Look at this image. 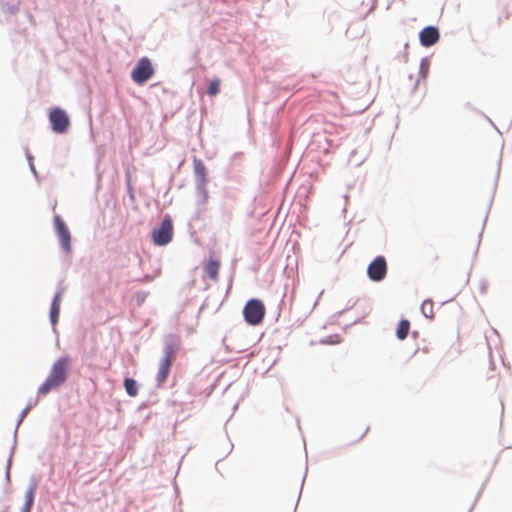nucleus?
I'll return each mask as SVG.
<instances>
[{"mask_svg":"<svg viewBox=\"0 0 512 512\" xmlns=\"http://www.w3.org/2000/svg\"><path fill=\"white\" fill-rule=\"evenodd\" d=\"M54 226L59 237L61 247L69 253L71 251V235L66 224L59 215L54 217Z\"/></svg>","mask_w":512,"mask_h":512,"instance_id":"8","label":"nucleus"},{"mask_svg":"<svg viewBox=\"0 0 512 512\" xmlns=\"http://www.w3.org/2000/svg\"><path fill=\"white\" fill-rule=\"evenodd\" d=\"M34 495H35V488L30 487L28 489V491L26 492L25 503H24V506L22 507L21 512H30L31 506L33 505V502H34Z\"/></svg>","mask_w":512,"mask_h":512,"instance_id":"14","label":"nucleus"},{"mask_svg":"<svg viewBox=\"0 0 512 512\" xmlns=\"http://www.w3.org/2000/svg\"><path fill=\"white\" fill-rule=\"evenodd\" d=\"M206 275L213 281H218L220 262L217 259L210 258L204 265Z\"/></svg>","mask_w":512,"mask_h":512,"instance_id":"10","label":"nucleus"},{"mask_svg":"<svg viewBox=\"0 0 512 512\" xmlns=\"http://www.w3.org/2000/svg\"><path fill=\"white\" fill-rule=\"evenodd\" d=\"M175 350L173 345H167L164 349V358L159 364V369L156 375V381L158 386H162L170 373L171 366L175 360Z\"/></svg>","mask_w":512,"mask_h":512,"instance_id":"4","label":"nucleus"},{"mask_svg":"<svg viewBox=\"0 0 512 512\" xmlns=\"http://www.w3.org/2000/svg\"><path fill=\"white\" fill-rule=\"evenodd\" d=\"M368 277L375 282H379L386 277L387 263L383 256L376 257L367 268Z\"/></svg>","mask_w":512,"mask_h":512,"instance_id":"7","label":"nucleus"},{"mask_svg":"<svg viewBox=\"0 0 512 512\" xmlns=\"http://www.w3.org/2000/svg\"><path fill=\"white\" fill-rule=\"evenodd\" d=\"M154 73L151 61L147 57L141 58L132 71V79L137 83H144L149 80Z\"/></svg>","mask_w":512,"mask_h":512,"instance_id":"6","label":"nucleus"},{"mask_svg":"<svg viewBox=\"0 0 512 512\" xmlns=\"http://www.w3.org/2000/svg\"><path fill=\"white\" fill-rule=\"evenodd\" d=\"M243 315L248 324L256 326L263 321L265 307L260 300L251 299L246 303L243 309Z\"/></svg>","mask_w":512,"mask_h":512,"instance_id":"2","label":"nucleus"},{"mask_svg":"<svg viewBox=\"0 0 512 512\" xmlns=\"http://www.w3.org/2000/svg\"><path fill=\"white\" fill-rule=\"evenodd\" d=\"M420 43L424 47H430L439 40V31L433 26L425 27L419 34Z\"/></svg>","mask_w":512,"mask_h":512,"instance_id":"9","label":"nucleus"},{"mask_svg":"<svg viewBox=\"0 0 512 512\" xmlns=\"http://www.w3.org/2000/svg\"><path fill=\"white\" fill-rule=\"evenodd\" d=\"M427 307H429L430 312H432V307H433L432 302H430V301H425V302L422 304V311H423V313H424L425 315H427V314H426V308H427Z\"/></svg>","mask_w":512,"mask_h":512,"instance_id":"17","label":"nucleus"},{"mask_svg":"<svg viewBox=\"0 0 512 512\" xmlns=\"http://www.w3.org/2000/svg\"><path fill=\"white\" fill-rule=\"evenodd\" d=\"M124 388L126 390V393L131 396L135 397L138 394V385L136 381L132 378H125L124 380Z\"/></svg>","mask_w":512,"mask_h":512,"instance_id":"13","label":"nucleus"},{"mask_svg":"<svg viewBox=\"0 0 512 512\" xmlns=\"http://www.w3.org/2000/svg\"><path fill=\"white\" fill-rule=\"evenodd\" d=\"M173 238V224L171 218L167 215L160 226L153 230L152 240L155 245L164 246L171 242Z\"/></svg>","mask_w":512,"mask_h":512,"instance_id":"3","label":"nucleus"},{"mask_svg":"<svg viewBox=\"0 0 512 512\" xmlns=\"http://www.w3.org/2000/svg\"><path fill=\"white\" fill-rule=\"evenodd\" d=\"M49 121L51 123L52 130L58 134L65 133L70 125V119L67 113L59 107L51 109L49 113Z\"/></svg>","mask_w":512,"mask_h":512,"instance_id":"5","label":"nucleus"},{"mask_svg":"<svg viewBox=\"0 0 512 512\" xmlns=\"http://www.w3.org/2000/svg\"><path fill=\"white\" fill-rule=\"evenodd\" d=\"M61 299H62V293L58 292L55 295L53 302L51 304L50 318H51V322L53 325L56 324L58 321V317H59V313H60Z\"/></svg>","mask_w":512,"mask_h":512,"instance_id":"11","label":"nucleus"},{"mask_svg":"<svg viewBox=\"0 0 512 512\" xmlns=\"http://www.w3.org/2000/svg\"><path fill=\"white\" fill-rule=\"evenodd\" d=\"M220 91V81L219 79H214L210 82L209 84V87H208V94L210 95H216L218 94Z\"/></svg>","mask_w":512,"mask_h":512,"instance_id":"16","label":"nucleus"},{"mask_svg":"<svg viewBox=\"0 0 512 512\" xmlns=\"http://www.w3.org/2000/svg\"><path fill=\"white\" fill-rule=\"evenodd\" d=\"M69 359L62 357L58 359L52 366L49 376L44 383L39 387L38 393L46 395L51 390L60 387L67 379Z\"/></svg>","mask_w":512,"mask_h":512,"instance_id":"1","label":"nucleus"},{"mask_svg":"<svg viewBox=\"0 0 512 512\" xmlns=\"http://www.w3.org/2000/svg\"><path fill=\"white\" fill-rule=\"evenodd\" d=\"M29 408H26L23 412V416L28 412Z\"/></svg>","mask_w":512,"mask_h":512,"instance_id":"18","label":"nucleus"},{"mask_svg":"<svg viewBox=\"0 0 512 512\" xmlns=\"http://www.w3.org/2000/svg\"><path fill=\"white\" fill-rule=\"evenodd\" d=\"M194 170L195 174L201 179V181L205 182L206 168L201 160H194Z\"/></svg>","mask_w":512,"mask_h":512,"instance_id":"15","label":"nucleus"},{"mask_svg":"<svg viewBox=\"0 0 512 512\" xmlns=\"http://www.w3.org/2000/svg\"><path fill=\"white\" fill-rule=\"evenodd\" d=\"M410 330V322L406 319H403L399 322L397 330H396V336L399 340H404L409 333Z\"/></svg>","mask_w":512,"mask_h":512,"instance_id":"12","label":"nucleus"}]
</instances>
